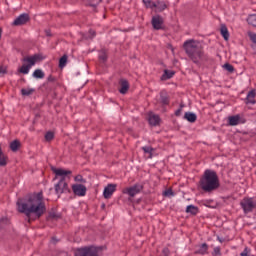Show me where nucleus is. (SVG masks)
I'll return each instance as SVG.
<instances>
[{
  "label": "nucleus",
  "mask_w": 256,
  "mask_h": 256,
  "mask_svg": "<svg viewBox=\"0 0 256 256\" xmlns=\"http://www.w3.org/2000/svg\"><path fill=\"white\" fill-rule=\"evenodd\" d=\"M250 39H251L252 43H255V45H256V34H250Z\"/></svg>",
  "instance_id": "ea45409f"
},
{
  "label": "nucleus",
  "mask_w": 256,
  "mask_h": 256,
  "mask_svg": "<svg viewBox=\"0 0 256 256\" xmlns=\"http://www.w3.org/2000/svg\"><path fill=\"white\" fill-rule=\"evenodd\" d=\"M93 37H95V31L90 30L89 35L86 37V39H93Z\"/></svg>",
  "instance_id": "58836bf2"
},
{
  "label": "nucleus",
  "mask_w": 256,
  "mask_h": 256,
  "mask_svg": "<svg viewBox=\"0 0 256 256\" xmlns=\"http://www.w3.org/2000/svg\"><path fill=\"white\" fill-rule=\"evenodd\" d=\"M119 91L122 95H125V93H127V91H129V82H127V80L121 81V88Z\"/></svg>",
  "instance_id": "6ab92c4d"
},
{
  "label": "nucleus",
  "mask_w": 256,
  "mask_h": 256,
  "mask_svg": "<svg viewBox=\"0 0 256 256\" xmlns=\"http://www.w3.org/2000/svg\"><path fill=\"white\" fill-rule=\"evenodd\" d=\"M247 22L249 23V25L256 27V14H250L247 18Z\"/></svg>",
  "instance_id": "bb28decb"
},
{
  "label": "nucleus",
  "mask_w": 256,
  "mask_h": 256,
  "mask_svg": "<svg viewBox=\"0 0 256 256\" xmlns=\"http://www.w3.org/2000/svg\"><path fill=\"white\" fill-rule=\"evenodd\" d=\"M175 115H177V116L181 115V109H178V110L175 112Z\"/></svg>",
  "instance_id": "c03bdc74"
},
{
  "label": "nucleus",
  "mask_w": 256,
  "mask_h": 256,
  "mask_svg": "<svg viewBox=\"0 0 256 256\" xmlns=\"http://www.w3.org/2000/svg\"><path fill=\"white\" fill-rule=\"evenodd\" d=\"M65 65H67V55L62 56L59 60V67L61 69H63V67H65Z\"/></svg>",
  "instance_id": "c756f323"
},
{
  "label": "nucleus",
  "mask_w": 256,
  "mask_h": 256,
  "mask_svg": "<svg viewBox=\"0 0 256 256\" xmlns=\"http://www.w3.org/2000/svg\"><path fill=\"white\" fill-rule=\"evenodd\" d=\"M245 123V119L241 118V116L238 114V115H234V116H229L228 117V124L231 126V127H235L237 125H241Z\"/></svg>",
  "instance_id": "9d476101"
},
{
  "label": "nucleus",
  "mask_w": 256,
  "mask_h": 256,
  "mask_svg": "<svg viewBox=\"0 0 256 256\" xmlns=\"http://www.w3.org/2000/svg\"><path fill=\"white\" fill-rule=\"evenodd\" d=\"M16 205L19 213H24L28 221H31L32 215H34L36 219H39V217H42L45 211H47L42 192L31 194L23 199H18Z\"/></svg>",
  "instance_id": "f257e3e1"
},
{
  "label": "nucleus",
  "mask_w": 256,
  "mask_h": 256,
  "mask_svg": "<svg viewBox=\"0 0 256 256\" xmlns=\"http://www.w3.org/2000/svg\"><path fill=\"white\" fill-rule=\"evenodd\" d=\"M255 97H256V92L255 90H251L248 92L247 97H246V103L247 105H255L256 101H255Z\"/></svg>",
  "instance_id": "dca6fc26"
},
{
  "label": "nucleus",
  "mask_w": 256,
  "mask_h": 256,
  "mask_svg": "<svg viewBox=\"0 0 256 256\" xmlns=\"http://www.w3.org/2000/svg\"><path fill=\"white\" fill-rule=\"evenodd\" d=\"M54 137H55V134L53 132H47L45 134L46 141H53Z\"/></svg>",
  "instance_id": "2f4dec72"
},
{
  "label": "nucleus",
  "mask_w": 256,
  "mask_h": 256,
  "mask_svg": "<svg viewBox=\"0 0 256 256\" xmlns=\"http://www.w3.org/2000/svg\"><path fill=\"white\" fill-rule=\"evenodd\" d=\"M74 181H76L77 183H86V180L81 175L75 176Z\"/></svg>",
  "instance_id": "f704fd0d"
},
{
  "label": "nucleus",
  "mask_w": 256,
  "mask_h": 256,
  "mask_svg": "<svg viewBox=\"0 0 256 256\" xmlns=\"http://www.w3.org/2000/svg\"><path fill=\"white\" fill-rule=\"evenodd\" d=\"M186 213H190V215H197V213H199V208L195 205H188L186 207Z\"/></svg>",
  "instance_id": "aec40b11"
},
{
  "label": "nucleus",
  "mask_w": 256,
  "mask_h": 256,
  "mask_svg": "<svg viewBox=\"0 0 256 256\" xmlns=\"http://www.w3.org/2000/svg\"><path fill=\"white\" fill-rule=\"evenodd\" d=\"M213 256H221V248L220 247H215L213 252H212Z\"/></svg>",
  "instance_id": "c9c22d12"
},
{
  "label": "nucleus",
  "mask_w": 256,
  "mask_h": 256,
  "mask_svg": "<svg viewBox=\"0 0 256 256\" xmlns=\"http://www.w3.org/2000/svg\"><path fill=\"white\" fill-rule=\"evenodd\" d=\"M148 122L152 127H157V125H159V123H161V118L159 117V115L150 112L148 114Z\"/></svg>",
  "instance_id": "f8f14e48"
},
{
  "label": "nucleus",
  "mask_w": 256,
  "mask_h": 256,
  "mask_svg": "<svg viewBox=\"0 0 256 256\" xmlns=\"http://www.w3.org/2000/svg\"><path fill=\"white\" fill-rule=\"evenodd\" d=\"M1 33H2V30H1V28H0V38H1Z\"/></svg>",
  "instance_id": "49530a36"
},
{
  "label": "nucleus",
  "mask_w": 256,
  "mask_h": 256,
  "mask_svg": "<svg viewBox=\"0 0 256 256\" xmlns=\"http://www.w3.org/2000/svg\"><path fill=\"white\" fill-rule=\"evenodd\" d=\"M7 73V70L3 67H0V75H5Z\"/></svg>",
  "instance_id": "37998d69"
},
{
  "label": "nucleus",
  "mask_w": 256,
  "mask_h": 256,
  "mask_svg": "<svg viewBox=\"0 0 256 256\" xmlns=\"http://www.w3.org/2000/svg\"><path fill=\"white\" fill-rule=\"evenodd\" d=\"M141 191H143V186L140 184H136L132 187H129L123 190V193H125L126 195H129L130 197H135V195L141 193Z\"/></svg>",
  "instance_id": "6e6552de"
},
{
  "label": "nucleus",
  "mask_w": 256,
  "mask_h": 256,
  "mask_svg": "<svg viewBox=\"0 0 256 256\" xmlns=\"http://www.w3.org/2000/svg\"><path fill=\"white\" fill-rule=\"evenodd\" d=\"M39 59V55L35 54L32 56L25 57L23 59L24 63H28V67H33L35 63H37V60Z\"/></svg>",
  "instance_id": "2eb2a0df"
},
{
  "label": "nucleus",
  "mask_w": 256,
  "mask_h": 256,
  "mask_svg": "<svg viewBox=\"0 0 256 256\" xmlns=\"http://www.w3.org/2000/svg\"><path fill=\"white\" fill-rule=\"evenodd\" d=\"M240 255H241V256H249V250H247V248H245L244 251L241 252Z\"/></svg>",
  "instance_id": "79ce46f5"
},
{
  "label": "nucleus",
  "mask_w": 256,
  "mask_h": 256,
  "mask_svg": "<svg viewBox=\"0 0 256 256\" xmlns=\"http://www.w3.org/2000/svg\"><path fill=\"white\" fill-rule=\"evenodd\" d=\"M152 26L154 29H163V18L161 16H154L152 18Z\"/></svg>",
  "instance_id": "ddd939ff"
},
{
  "label": "nucleus",
  "mask_w": 256,
  "mask_h": 256,
  "mask_svg": "<svg viewBox=\"0 0 256 256\" xmlns=\"http://www.w3.org/2000/svg\"><path fill=\"white\" fill-rule=\"evenodd\" d=\"M184 119L189 121V123H195L197 121V115L193 112H186L184 115Z\"/></svg>",
  "instance_id": "a211bd4d"
},
{
  "label": "nucleus",
  "mask_w": 256,
  "mask_h": 256,
  "mask_svg": "<svg viewBox=\"0 0 256 256\" xmlns=\"http://www.w3.org/2000/svg\"><path fill=\"white\" fill-rule=\"evenodd\" d=\"M101 3V0H96V4Z\"/></svg>",
  "instance_id": "a18cd8bd"
},
{
  "label": "nucleus",
  "mask_w": 256,
  "mask_h": 256,
  "mask_svg": "<svg viewBox=\"0 0 256 256\" xmlns=\"http://www.w3.org/2000/svg\"><path fill=\"white\" fill-rule=\"evenodd\" d=\"M220 31H221V35L225 39V41H228L229 40V30L225 26H222Z\"/></svg>",
  "instance_id": "cd10ccee"
},
{
  "label": "nucleus",
  "mask_w": 256,
  "mask_h": 256,
  "mask_svg": "<svg viewBox=\"0 0 256 256\" xmlns=\"http://www.w3.org/2000/svg\"><path fill=\"white\" fill-rule=\"evenodd\" d=\"M162 255L163 256H169V249L168 248H164L162 251Z\"/></svg>",
  "instance_id": "a19ab883"
},
{
  "label": "nucleus",
  "mask_w": 256,
  "mask_h": 256,
  "mask_svg": "<svg viewBox=\"0 0 256 256\" xmlns=\"http://www.w3.org/2000/svg\"><path fill=\"white\" fill-rule=\"evenodd\" d=\"M101 248L90 246L84 248H78L75 251V256H100Z\"/></svg>",
  "instance_id": "39448f33"
},
{
  "label": "nucleus",
  "mask_w": 256,
  "mask_h": 256,
  "mask_svg": "<svg viewBox=\"0 0 256 256\" xmlns=\"http://www.w3.org/2000/svg\"><path fill=\"white\" fill-rule=\"evenodd\" d=\"M163 195H165V197H173V195H175V194L173 193V190L168 189V190L164 191Z\"/></svg>",
  "instance_id": "4c0bfd02"
},
{
  "label": "nucleus",
  "mask_w": 256,
  "mask_h": 256,
  "mask_svg": "<svg viewBox=\"0 0 256 256\" xmlns=\"http://www.w3.org/2000/svg\"><path fill=\"white\" fill-rule=\"evenodd\" d=\"M142 150L144 151V153L149 155L150 159L153 158V151H155V149H153V147H151V146H144V147H142Z\"/></svg>",
  "instance_id": "b1692460"
},
{
  "label": "nucleus",
  "mask_w": 256,
  "mask_h": 256,
  "mask_svg": "<svg viewBox=\"0 0 256 256\" xmlns=\"http://www.w3.org/2000/svg\"><path fill=\"white\" fill-rule=\"evenodd\" d=\"M29 21V14L27 13H23L21 15H19L14 21H13V25H15L16 27H19L21 25H25V23H27Z\"/></svg>",
  "instance_id": "9b49d317"
},
{
  "label": "nucleus",
  "mask_w": 256,
  "mask_h": 256,
  "mask_svg": "<svg viewBox=\"0 0 256 256\" xmlns=\"http://www.w3.org/2000/svg\"><path fill=\"white\" fill-rule=\"evenodd\" d=\"M35 93V89L33 88H23L21 89V95L24 97H29V95H33Z\"/></svg>",
  "instance_id": "5701e85b"
},
{
  "label": "nucleus",
  "mask_w": 256,
  "mask_h": 256,
  "mask_svg": "<svg viewBox=\"0 0 256 256\" xmlns=\"http://www.w3.org/2000/svg\"><path fill=\"white\" fill-rule=\"evenodd\" d=\"M52 171L55 173L54 181L59 179L58 183L54 186L56 195L59 196L63 195V193H69V185L65 180L67 179V175H71L73 172L62 168H53Z\"/></svg>",
  "instance_id": "7ed1b4c3"
},
{
  "label": "nucleus",
  "mask_w": 256,
  "mask_h": 256,
  "mask_svg": "<svg viewBox=\"0 0 256 256\" xmlns=\"http://www.w3.org/2000/svg\"><path fill=\"white\" fill-rule=\"evenodd\" d=\"M183 47L187 55L190 57V59H192V61H194V63H199V61L205 57L201 43L197 40H187L184 42Z\"/></svg>",
  "instance_id": "20e7f679"
},
{
  "label": "nucleus",
  "mask_w": 256,
  "mask_h": 256,
  "mask_svg": "<svg viewBox=\"0 0 256 256\" xmlns=\"http://www.w3.org/2000/svg\"><path fill=\"white\" fill-rule=\"evenodd\" d=\"M21 147V142L19 140H14L10 143V149L11 151H19V148Z\"/></svg>",
  "instance_id": "4be33fe9"
},
{
  "label": "nucleus",
  "mask_w": 256,
  "mask_h": 256,
  "mask_svg": "<svg viewBox=\"0 0 256 256\" xmlns=\"http://www.w3.org/2000/svg\"><path fill=\"white\" fill-rule=\"evenodd\" d=\"M223 69H225L229 73H233V71H234L233 65H231L229 63L224 64L223 65Z\"/></svg>",
  "instance_id": "7c9ffc66"
},
{
  "label": "nucleus",
  "mask_w": 256,
  "mask_h": 256,
  "mask_svg": "<svg viewBox=\"0 0 256 256\" xmlns=\"http://www.w3.org/2000/svg\"><path fill=\"white\" fill-rule=\"evenodd\" d=\"M29 71H31V66H28V64L27 65L23 64L19 69V72L23 73V75H28Z\"/></svg>",
  "instance_id": "c85d7f7f"
},
{
  "label": "nucleus",
  "mask_w": 256,
  "mask_h": 256,
  "mask_svg": "<svg viewBox=\"0 0 256 256\" xmlns=\"http://www.w3.org/2000/svg\"><path fill=\"white\" fill-rule=\"evenodd\" d=\"M115 191H117V184H108L103 191L104 199H111Z\"/></svg>",
  "instance_id": "1a4fd4ad"
},
{
  "label": "nucleus",
  "mask_w": 256,
  "mask_h": 256,
  "mask_svg": "<svg viewBox=\"0 0 256 256\" xmlns=\"http://www.w3.org/2000/svg\"><path fill=\"white\" fill-rule=\"evenodd\" d=\"M7 165V157L3 154V150L0 148V167H5Z\"/></svg>",
  "instance_id": "a878e982"
},
{
  "label": "nucleus",
  "mask_w": 256,
  "mask_h": 256,
  "mask_svg": "<svg viewBox=\"0 0 256 256\" xmlns=\"http://www.w3.org/2000/svg\"><path fill=\"white\" fill-rule=\"evenodd\" d=\"M152 9H154L156 13H161V11H165L167 9V4L163 1H158L152 4Z\"/></svg>",
  "instance_id": "4468645a"
},
{
  "label": "nucleus",
  "mask_w": 256,
  "mask_h": 256,
  "mask_svg": "<svg viewBox=\"0 0 256 256\" xmlns=\"http://www.w3.org/2000/svg\"><path fill=\"white\" fill-rule=\"evenodd\" d=\"M219 176L217 172L213 170H205L203 176L200 179V188L205 193H211L217 191V188L220 187Z\"/></svg>",
  "instance_id": "f03ea898"
},
{
  "label": "nucleus",
  "mask_w": 256,
  "mask_h": 256,
  "mask_svg": "<svg viewBox=\"0 0 256 256\" xmlns=\"http://www.w3.org/2000/svg\"><path fill=\"white\" fill-rule=\"evenodd\" d=\"M241 208L243 209L245 215L248 213H253L256 209V200L253 198H244L240 202Z\"/></svg>",
  "instance_id": "423d86ee"
},
{
  "label": "nucleus",
  "mask_w": 256,
  "mask_h": 256,
  "mask_svg": "<svg viewBox=\"0 0 256 256\" xmlns=\"http://www.w3.org/2000/svg\"><path fill=\"white\" fill-rule=\"evenodd\" d=\"M160 101H161V103H163V105L169 104V97L167 96V93H165V92L160 93Z\"/></svg>",
  "instance_id": "393cba45"
},
{
  "label": "nucleus",
  "mask_w": 256,
  "mask_h": 256,
  "mask_svg": "<svg viewBox=\"0 0 256 256\" xmlns=\"http://www.w3.org/2000/svg\"><path fill=\"white\" fill-rule=\"evenodd\" d=\"M72 191L77 197H85L87 195V187L83 184L72 185Z\"/></svg>",
  "instance_id": "0eeeda50"
},
{
  "label": "nucleus",
  "mask_w": 256,
  "mask_h": 256,
  "mask_svg": "<svg viewBox=\"0 0 256 256\" xmlns=\"http://www.w3.org/2000/svg\"><path fill=\"white\" fill-rule=\"evenodd\" d=\"M99 59H100V61H107V53H105L103 51L100 52Z\"/></svg>",
  "instance_id": "e433bc0d"
},
{
  "label": "nucleus",
  "mask_w": 256,
  "mask_h": 256,
  "mask_svg": "<svg viewBox=\"0 0 256 256\" xmlns=\"http://www.w3.org/2000/svg\"><path fill=\"white\" fill-rule=\"evenodd\" d=\"M144 5L149 8V9H153V5L155 2H151V0H142Z\"/></svg>",
  "instance_id": "72a5a7b5"
},
{
  "label": "nucleus",
  "mask_w": 256,
  "mask_h": 256,
  "mask_svg": "<svg viewBox=\"0 0 256 256\" xmlns=\"http://www.w3.org/2000/svg\"><path fill=\"white\" fill-rule=\"evenodd\" d=\"M207 251H209V245H207V243H203L196 250V253L198 255H207Z\"/></svg>",
  "instance_id": "f3484780"
},
{
  "label": "nucleus",
  "mask_w": 256,
  "mask_h": 256,
  "mask_svg": "<svg viewBox=\"0 0 256 256\" xmlns=\"http://www.w3.org/2000/svg\"><path fill=\"white\" fill-rule=\"evenodd\" d=\"M173 75H175V72H173V71H169V70L164 71V77L166 79H171V77H173Z\"/></svg>",
  "instance_id": "473e14b6"
},
{
  "label": "nucleus",
  "mask_w": 256,
  "mask_h": 256,
  "mask_svg": "<svg viewBox=\"0 0 256 256\" xmlns=\"http://www.w3.org/2000/svg\"><path fill=\"white\" fill-rule=\"evenodd\" d=\"M32 77H34V79H43L45 77V72L41 69H36L33 72Z\"/></svg>",
  "instance_id": "412c9836"
}]
</instances>
